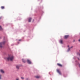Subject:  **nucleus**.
I'll list each match as a JSON object with an SVG mask.
<instances>
[{
    "label": "nucleus",
    "instance_id": "f257e3e1",
    "mask_svg": "<svg viewBox=\"0 0 80 80\" xmlns=\"http://www.w3.org/2000/svg\"><path fill=\"white\" fill-rule=\"evenodd\" d=\"M7 59L8 60H10V61H12L13 59V56H11L9 57L8 58H7Z\"/></svg>",
    "mask_w": 80,
    "mask_h": 80
},
{
    "label": "nucleus",
    "instance_id": "f03ea898",
    "mask_svg": "<svg viewBox=\"0 0 80 80\" xmlns=\"http://www.w3.org/2000/svg\"><path fill=\"white\" fill-rule=\"evenodd\" d=\"M5 43V41H4L3 42H1L0 43V47L1 48H2V45H4Z\"/></svg>",
    "mask_w": 80,
    "mask_h": 80
},
{
    "label": "nucleus",
    "instance_id": "7ed1b4c3",
    "mask_svg": "<svg viewBox=\"0 0 80 80\" xmlns=\"http://www.w3.org/2000/svg\"><path fill=\"white\" fill-rule=\"evenodd\" d=\"M27 62L28 63H29V64H31V63H32V62H31L30 60L28 59L27 60Z\"/></svg>",
    "mask_w": 80,
    "mask_h": 80
},
{
    "label": "nucleus",
    "instance_id": "20e7f679",
    "mask_svg": "<svg viewBox=\"0 0 80 80\" xmlns=\"http://www.w3.org/2000/svg\"><path fill=\"white\" fill-rule=\"evenodd\" d=\"M57 71L59 75H62V73H61V72H60V70H59L57 69Z\"/></svg>",
    "mask_w": 80,
    "mask_h": 80
},
{
    "label": "nucleus",
    "instance_id": "39448f33",
    "mask_svg": "<svg viewBox=\"0 0 80 80\" xmlns=\"http://www.w3.org/2000/svg\"><path fill=\"white\" fill-rule=\"evenodd\" d=\"M68 37L69 36L68 35H66L64 36V38L65 39H67V38H68Z\"/></svg>",
    "mask_w": 80,
    "mask_h": 80
},
{
    "label": "nucleus",
    "instance_id": "423d86ee",
    "mask_svg": "<svg viewBox=\"0 0 80 80\" xmlns=\"http://www.w3.org/2000/svg\"><path fill=\"white\" fill-rule=\"evenodd\" d=\"M57 65L58 66H59V67H62V64H61L60 63H58L57 64Z\"/></svg>",
    "mask_w": 80,
    "mask_h": 80
},
{
    "label": "nucleus",
    "instance_id": "0eeeda50",
    "mask_svg": "<svg viewBox=\"0 0 80 80\" xmlns=\"http://www.w3.org/2000/svg\"><path fill=\"white\" fill-rule=\"evenodd\" d=\"M36 78H41V77L40 76H37L35 77Z\"/></svg>",
    "mask_w": 80,
    "mask_h": 80
},
{
    "label": "nucleus",
    "instance_id": "6e6552de",
    "mask_svg": "<svg viewBox=\"0 0 80 80\" xmlns=\"http://www.w3.org/2000/svg\"><path fill=\"white\" fill-rule=\"evenodd\" d=\"M32 20V18H28V22H31V20Z\"/></svg>",
    "mask_w": 80,
    "mask_h": 80
},
{
    "label": "nucleus",
    "instance_id": "1a4fd4ad",
    "mask_svg": "<svg viewBox=\"0 0 80 80\" xmlns=\"http://www.w3.org/2000/svg\"><path fill=\"white\" fill-rule=\"evenodd\" d=\"M0 72H1V73H4V71L2 69L0 70Z\"/></svg>",
    "mask_w": 80,
    "mask_h": 80
},
{
    "label": "nucleus",
    "instance_id": "9d476101",
    "mask_svg": "<svg viewBox=\"0 0 80 80\" xmlns=\"http://www.w3.org/2000/svg\"><path fill=\"white\" fill-rule=\"evenodd\" d=\"M22 60L23 62L24 63H25V62H26L25 60L23 59H22Z\"/></svg>",
    "mask_w": 80,
    "mask_h": 80
},
{
    "label": "nucleus",
    "instance_id": "9b49d317",
    "mask_svg": "<svg viewBox=\"0 0 80 80\" xmlns=\"http://www.w3.org/2000/svg\"><path fill=\"white\" fill-rule=\"evenodd\" d=\"M16 67L17 69H18L19 68V66L18 65H17L16 66Z\"/></svg>",
    "mask_w": 80,
    "mask_h": 80
},
{
    "label": "nucleus",
    "instance_id": "f8f14e48",
    "mask_svg": "<svg viewBox=\"0 0 80 80\" xmlns=\"http://www.w3.org/2000/svg\"><path fill=\"white\" fill-rule=\"evenodd\" d=\"M1 9H4L5 8V7L4 6H2L1 7Z\"/></svg>",
    "mask_w": 80,
    "mask_h": 80
},
{
    "label": "nucleus",
    "instance_id": "ddd939ff",
    "mask_svg": "<svg viewBox=\"0 0 80 80\" xmlns=\"http://www.w3.org/2000/svg\"><path fill=\"white\" fill-rule=\"evenodd\" d=\"M60 43H63V41H62V40H61L60 41Z\"/></svg>",
    "mask_w": 80,
    "mask_h": 80
},
{
    "label": "nucleus",
    "instance_id": "4468645a",
    "mask_svg": "<svg viewBox=\"0 0 80 80\" xmlns=\"http://www.w3.org/2000/svg\"><path fill=\"white\" fill-rule=\"evenodd\" d=\"M70 48H69L68 49V52H69V51H70Z\"/></svg>",
    "mask_w": 80,
    "mask_h": 80
},
{
    "label": "nucleus",
    "instance_id": "2eb2a0df",
    "mask_svg": "<svg viewBox=\"0 0 80 80\" xmlns=\"http://www.w3.org/2000/svg\"><path fill=\"white\" fill-rule=\"evenodd\" d=\"M26 80H30L29 79H28V78H26Z\"/></svg>",
    "mask_w": 80,
    "mask_h": 80
},
{
    "label": "nucleus",
    "instance_id": "dca6fc26",
    "mask_svg": "<svg viewBox=\"0 0 80 80\" xmlns=\"http://www.w3.org/2000/svg\"><path fill=\"white\" fill-rule=\"evenodd\" d=\"M78 66H79V67L80 68V64H79V63H78Z\"/></svg>",
    "mask_w": 80,
    "mask_h": 80
},
{
    "label": "nucleus",
    "instance_id": "f3484780",
    "mask_svg": "<svg viewBox=\"0 0 80 80\" xmlns=\"http://www.w3.org/2000/svg\"><path fill=\"white\" fill-rule=\"evenodd\" d=\"M21 78L22 79H24V78L23 77H21Z\"/></svg>",
    "mask_w": 80,
    "mask_h": 80
},
{
    "label": "nucleus",
    "instance_id": "a211bd4d",
    "mask_svg": "<svg viewBox=\"0 0 80 80\" xmlns=\"http://www.w3.org/2000/svg\"><path fill=\"white\" fill-rule=\"evenodd\" d=\"M16 80H19V78H17L16 79Z\"/></svg>",
    "mask_w": 80,
    "mask_h": 80
},
{
    "label": "nucleus",
    "instance_id": "6ab92c4d",
    "mask_svg": "<svg viewBox=\"0 0 80 80\" xmlns=\"http://www.w3.org/2000/svg\"><path fill=\"white\" fill-rule=\"evenodd\" d=\"M2 75H0V80H1V77Z\"/></svg>",
    "mask_w": 80,
    "mask_h": 80
},
{
    "label": "nucleus",
    "instance_id": "aec40b11",
    "mask_svg": "<svg viewBox=\"0 0 80 80\" xmlns=\"http://www.w3.org/2000/svg\"><path fill=\"white\" fill-rule=\"evenodd\" d=\"M0 29L1 30H2V27L1 26H0Z\"/></svg>",
    "mask_w": 80,
    "mask_h": 80
},
{
    "label": "nucleus",
    "instance_id": "412c9836",
    "mask_svg": "<svg viewBox=\"0 0 80 80\" xmlns=\"http://www.w3.org/2000/svg\"><path fill=\"white\" fill-rule=\"evenodd\" d=\"M2 17H0V19H1L2 18Z\"/></svg>",
    "mask_w": 80,
    "mask_h": 80
},
{
    "label": "nucleus",
    "instance_id": "4be33fe9",
    "mask_svg": "<svg viewBox=\"0 0 80 80\" xmlns=\"http://www.w3.org/2000/svg\"><path fill=\"white\" fill-rule=\"evenodd\" d=\"M21 39H19V41H21Z\"/></svg>",
    "mask_w": 80,
    "mask_h": 80
},
{
    "label": "nucleus",
    "instance_id": "5701e85b",
    "mask_svg": "<svg viewBox=\"0 0 80 80\" xmlns=\"http://www.w3.org/2000/svg\"><path fill=\"white\" fill-rule=\"evenodd\" d=\"M78 59L79 60H80V59H79V58H78Z\"/></svg>",
    "mask_w": 80,
    "mask_h": 80
},
{
    "label": "nucleus",
    "instance_id": "b1692460",
    "mask_svg": "<svg viewBox=\"0 0 80 80\" xmlns=\"http://www.w3.org/2000/svg\"><path fill=\"white\" fill-rule=\"evenodd\" d=\"M72 47H71V48H72Z\"/></svg>",
    "mask_w": 80,
    "mask_h": 80
},
{
    "label": "nucleus",
    "instance_id": "393cba45",
    "mask_svg": "<svg viewBox=\"0 0 80 80\" xmlns=\"http://www.w3.org/2000/svg\"><path fill=\"white\" fill-rule=\"evenodd\" d=\"M68 47H69V46L68 45Z\"/></svg>",
    "mask_w": 80,
    "mask_h": 80
},
{
    "label": "nucleus",
    "instance_id": "a878e982",
    "mask_svg": "<svg viewBox=\"0 0 80 80\" xmlns=\"http://www.w3.org/2000/svg\"><path fill=\"white\" fill-rule=\"evenodd\" d=\"M77 54H78V53Z\"/></svg>",
    "mask_w": 80,
    "mask_h": 80
}]
</instances>
